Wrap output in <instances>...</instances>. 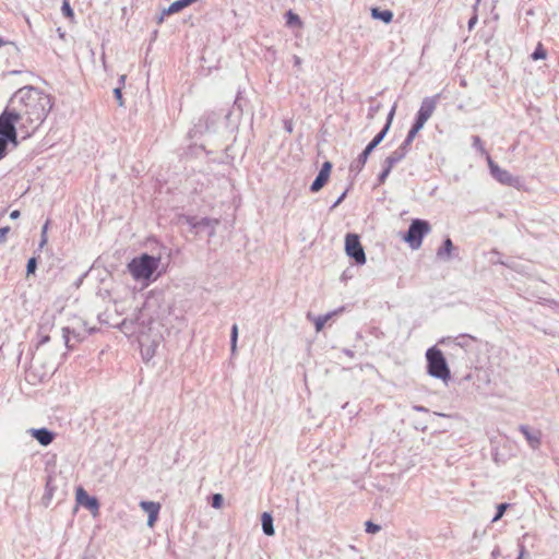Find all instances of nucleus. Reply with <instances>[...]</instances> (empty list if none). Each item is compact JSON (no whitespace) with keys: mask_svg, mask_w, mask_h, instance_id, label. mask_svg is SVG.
<instances>
[{"mask_svg":"<svg viewBox=\"0 0 559 559\" xmlns=\"http://www.w3.org/2000/svg\"><path fill=\"white\" fill-rule=\"evenodd\" d=\"M160 258L143 253L128 263V271L135 281H151L158 269Z\"/></svg>","mask_w":559,"mask_h":559,"instance_id":"f03ea898","label":"nucleus"},{"mask_svg":"<svg viewBox=\"0 0 559 559\" xmlns=\"http://www.w3.org/2000/svg\"><path fill=\"white\" fill-rule=\"evenodd\" d=\"M263 533L267 536H273L275 531L273 526V518L271 513L264 512L261 516Z\"/></svg>","mask_w":559,"mask_h":559,"instance_id":"6ab92c4d","label":"nucleus"},{"mask_svg":"<svg viewBox=\"0 0 559 559\" xmlns=\"http://www.w3.org/2000/svg\"><path fill=\"white\" fill-rule=\"evenodd\" d=\"M50 481H51V477H49L48 480H47L46 492H45V496L43 498L44 500H47L46 506H48V503L51 500L52 495H53V488L50 486Z\"/></svg>","mask_w":559,"mask_h":559,"instance_id":"473e14b6","label":"nucleus"},{"mask_svg":"<svg viewBox=\"0 0 559 559\" xmlns=\"http://www.w3.org/2000/svg\"><path fill=\"white\" fill-rule=\"evenodd\" d=\"M342 311H344V307H341L338 308L337 310L335 311H332V312H329L324 316H319L318 318L314 319V325H316V331L317 332H320L324 324L335 314L337 313H341Z\"/></svg>","mask_w":559,"mask_h":559,"instance_id":"aec40b11","label":"nucleus"},{"mask_svg":"<svg viewBox=\"0 0 559 559\" xmlns=\"http://www.w3.org/2000/svg\"><path fill=\"white\" fill-rule=\"evenodd\" d=\"M48 224H49V222H46V224L41 228V237H40L39 248H43L47 243Z\"/></svg>","mask_w":559,"mask_h":559,"instance_id":"c9c22d12","label":"nucleus"},{"mask_svg":"<svg viewBox=\"0 0 559 559\" xmlns=\"http://www.w3.org/2000/svg\"><path fill=\"white\" fill-rule=\"evenodd\" d=\"M114 95L118 102V105L119 106H123V99H122V94H121V87H116L114 90Z\"/></svg>","mask_w":559,"mask_h":559,"instance_id":"a19ab883","label":"nucleus"},{"mask_svg":"<svg viewBox=\"0 0 559 559\" xmlns=\"http://www.w3.org/2000/svg\"><path fill=\"white\" fill-rule=\"evenodd\" d=\"M417 131H414L412 128L411 130L408 131L407 135H406V139H408V141H414V139L416 138L417 135Z\"/></svg>","mask_w":559,"mask_h":559,"instance_id":"49530a36","label":"nucleus"},{"mask_svg":"<svg viewBox=\"0 0 559 559\" xmlns=\"http://www.w3.org/2000/svg\"><path fill=\"white\" fill-rule=\"evenodd\" d=\"M394 112H395V107H393L391 109V111L389 112V116H388V121L385 123V126L383 127V129L372 139V141L367 145L369 148H371L372 151L381 143V141L384 139V136L386 135L389 129H390V126H391V121L393 119V116H394Z\"/></svg>","mask_w":559,"mask_h":559,"instance_id":"ddd939ff","label":"nucleus"},{"mask_svg":"<svg viewBox=\"0 0 559 559\" xmlns=\"http://www.w3.org/2000/svg\"><path fill=\"white\" fill-rule=\"evenodd\" d=\"M509 507H510V504H509V503H500V504L497 507V512H496V514H495V516H493V519H492V522H497V521H499V520L503 516V514H504L506 510H507Z\"/></svg>","mask_w":559,"mask_h":559,"instance_id":"c85d7f7f","label":"nucleus"},{"mask_svg":"<svg viewBox=\"0 0 559 559\" xmlns=\"http://www.w3.org/2000/svg\"><path fill=\"white\" fill-rule=\"evenodd\" d=\"M392 168H389L388 165L383 164V169L378 176V183L382 185L386 180L388 176L390 175Z\"/></svg>","mask_w":559,"mask_h":559,"instance_id":"7c9ffc66","label":"nucleus"},{"mask_svg":"<svg viewBox=\"0 0 559 559\" xmlns=\"http://www.w3.org/2000/svg\"><path fill=\"white\" fill-rule=\"evenodd\" d=\"M477 2H479V0H477Z\"/></svg>","mask_w":559,"mask_h":559,"instance_id":"680f3d73","label":"nucleus"},{"mask_svg":"<svg viewBox=\"0 0 559 559\" xmlns=\"http://www.w3.org/2000/svg\"><path fill=\"white\" fill-rule=\"evenodd\" d=\"M426 122H427L426 120L416 116V120H415L414 124L412 126V129L414 131L419 132L424 128Z\"/></svg>","mask_w":559,"mask_h":559,"instance_id":"e433bc0d","label":"nucleus"},{"mask_svg":"<svg viewBox=\"0 0 559 559\" xmlns=\"http://www.w3.org/2000/svg\"><path fill=\"white\" fill-rule=\"evenodd\" d=\"M371 16L374 20H380L386 24L391 23L393 20V12L390 10H381L380 8L371 9Z\"/></svg>","mask_w":559,"mask_h":559,"instance_id":"a211bd4d","label":"nucleus"},{"mask_svg":"<svg viewBox=\"0 0 559 559\" xmlns=\"http://www.w3.org/2000/svg\"><path fill=\"white\" fill-rule=\"evenodd\" d=\"M9 142H11L10 139L0 135V159L5 156L7 145H8Z\"/></svg>","mask_w":559,"mask_h":559,"instance_id":"72a5a7b5","label":"nucleus"},{"mask_svg":"<svg viewBox=\"0 0 559 559\" xmlns=\"http://www.w3.org/2000/svg\"><path fill=\"white\" fill-rule=\"evenodd\" d=\"M224 503V498L221 493H214L212 496L211 506L215 509H221Z\"/></svg>","mask_w":559,"mask_h":559,"instance_id":"c756f323","label":"nucleus"},{"mask_svg":"<svg viewBox=\"0 0 559 559\" xmlns=\"http://www.w3.org/2000/svg\"><path fill=\"white\" fill-rule=\"evenodd\" d=\"M473 140V146L483 155H485L487 157L488 152L486 151L484 144H483V141L480 140V138L478 135H473L472 138Z\"/></svg>","mask_w":559,"mask_h":559,"instance_id":"a878e982","label":"nucleus"},{"mask_svg":"<svg viewBox=\"0 0 559 559\" xmlns=\"http://www.w3.org/2000/svg\"><path fill=\"white\" fill-rule=\"evenodd\" d=\"M427 372L429 376L448 381L451 377L450 368L442 352L436 346L426 352Z\"/></svg>","mask_w":559,"mask_h":559,"instance_id":"7ed1b4c3","label":"nucleus"},{"mask_svg":"<svg viewBox=\"0 0 559 559\" xmlns=\"http://www.w3.org/2000/svg\"><path fill=\"white\" fill-rule=\"evenodd\" d=\"M454 249L452 240L448 237L444 239L442 247L437 250V257L440 260L448 261L451 258V252Z\"/></svg>","mask_w":559,"mask_h":559,"instance_id":"f3484780","label":"nucleus"},{"mask_svg":"<svg viewBox=\"0 0 559 559\" xmlns=\"http://www.w3.org/2000/svg\"><path fill=\"white\" fill-rule=\"evenodd\" d=\"M219 221L217 218L203 217L199 221V233L202 229H209V236L212 237L215 235V230Z\"/></svg>","mask_w":559,"mask_h":559,"instance_id":"dca6fc26","label":"nucleus"},{"mask_svg":"<svg viewBox=\"0 0 559 559\" xmlns=\"http://www.w3.org/2000/svg\"><path fill=\"white\" fill-rule=\"evenodd\" d=\"M199 221L200 218L195 216H185V223L194 229L195 234L199 233Z\"/></svg>","mask_w":559,"mask_h":559,"instance_id":"cd10ccee","label":"nucleus"},{"mask_svg":"<svg viewBox=\"0 0 559 559\" xmlns=\"http://www.w3.org/2000/svg\"><path fill=\"white\" fill-rule=\"evenodd\" d=\"M15 124L21 127V120L14 115L12 108H8L0 115V135L11 140V142L17 145V134Z\"/></svg>","mask_w":559,"mask_h":559,"instance_id":"423d86ee","label":"nucleus"},{"mask_svg":"<svg viewBox=\"0 0 559 559\" xmlns=\"http://www.w3.org/2000/svg\"><path fill=\"white\" fill-rule=\"evenodd\" d=\"M329 178L324 175L318 174L312 185L310 186L311 192H318L328 182Z\"/></svg>","mask_w":559,"mask_h":559,"instance_id":"b1692460","label":"nucleus"},{"mask_svg":"<svg viewBox=\"0 0 559 559\" xmlns=\"http://www.w3.org/2000/svg\"><path fill=\"white\" fill-rule=\"evenodd\" d=\"M519 430L524 436L526 442L533 450H536L540 447L543 435L539 429L531 428L527 425H520Z\"/></svg>","mask_w":559,"mask_h":559,"instance_id":"9d476101","label":"nucleus"},{"mask_svg":"<svg viewBox=\"0 0 559 559\" xmlns=\"http://www.w3.org/2000/svg\"><path fill=\"white\" fill-rule=\"evenodd\" d=\"M487 163L490 175L501 185L515 188L516 190H523L525 188L524 181L519 176H513L510 171L500 168L490 157L487 155Z\"/></svg>","mask_w":559,"mask_h":559,"instance_id":"39448f33","label":"nucleus"},{"mask_svg":"<svg viewBox=\"0 0 559 559\" xmlns=\"http://www.w3.org/2000/svg\"><path fill=\"white\" fill-rule=\"evenodd\" d=\"M237 340H238V326H237V324H234L231 326V331H230V350H231L233 355L236 353V349H237Z\"/></svg>","mask_w":559,"mask_h":559,"instance_id":"393cba45","label":"nucleus"},{"mask_svg":"<svg viewBox=\"0 0 559 559\" xmlns=\"http://www.w3.org/2000/svg\"><path fill=\"white\" fill-rule=\"evenodd\" d=\"M9 231H10V227L9 226L0 228V242H5L7 235H8Z\"/></svg>","mask_w":559,"mask_h":559,"instance_id":"79ce46f5","label":"nucleus"},{"mask_svg":"<svg viewBox=\"0 0 559 559\" xmlns=\"http://www.w3.org/2000/svg\"><path fill=\"white\" fill-rule=\"evenodd\" d=\"M346 193H347V191H344V192L338 197V199H337V200L334 202V204L332 205V209L336 207L337 205H340V204L343 202V200H344V199H345V197H346Z\"/></svg>","mask_w":559,"mask_h":559,"instance_id":"37998d69","label":"nucleus"},{"mask_svg":"<svg viewBox=\"0 0 559 559\" xmlns=\"http://www.w3.org/2000/svg\"><path fill=\"white\" fill-rule=\"evenodd\" d=\"M343 353L348 356L349 358H354L355 354L352 349H348V348H344L343 349Z\"/></svg>","mask_w":559,"mask_h":559,"instance_id":"8fccbe9b","label":"nucleus"},{"mask_svg":"<svg viewBox=\"0 0 559 559\" xmlns=\"http://www.w3.org/2000/svg\"><path fill=\"white\" fill-rule=\"evenodd\" d=\"M405 156L402 151L396 148L384 159V165H388L389 168H393L397 163L404 159Z\"/></svg>","mask_w":559,"mask_h":559,"instance_id":"412c9836","label":"nucleus"},{"mask_svg":"<svg viewBox=\"0 0 559 559\" xmlns=\"http://www.w3.org/2000/svg\"><path fill=\"white\" fill-rule=\"evenodd\" d=\"M381 530L380 525L372 523L371 521L366 522V532L376 534Z\"/></svg>","mask_w":559,"mask_h":559,"instance_id":"f704fd0d","label":"nucleus"},{"mask_svg":"<svg viewBox=\"0 0 559 559\" xmlns=\"http://www.w3.org/2000/svg\"><path fill=\"white\" fill-rule=\"evenodd\" d=\"M284 128L288 133L293 132V122L290 120H284Z\"/></svg>","mask_w":559,"mask_h":559,"instance_id":"c03bdc74","label":"nucleus"},{"mask_svg":"<svg viewBox=\"0 0 559 559\" xmlns=\"http://www.w3.org/2000/svg\"><path fill=\"white\" fill-rule=\"evenodd\" d=\"M331 169H332V164L330 162H325V163H323L319 174L324 175L329 178Z\"/></svg>","mask_w":559,"mask_h":559,"instance_id":"4c0bfd02","label":"nucleus"},{"mask_svg":"<svg viewBox=\"0 0 559 559\" xmlns=\"http://www.w3.org/2000/svg\"><path fill=\"white\" fill-rule=\"evenodd\" d=\"M294 64H295L296 67H300V64H301V59H300V57H298V56H296V55L294 56Z\"/></svg>","mask_w":559,"mask_h":559,"instance_id":"864d4df0","label":"nucleus"},{"mask_svg":"<svg viewBox=\"0 0 559 559\" xmlns=\"http://www.w3.org/2000/svg\"><path fill=\"white\" fill-rule=\"evenodd\" d=\"M371 152L372 150L366 146L365 150L358 155V157L350 164L349 171L354 174L360 173L366 165Z\"/></svg>","mask_w":559,"mask_h":559,"instance_id":"4468645a","label":"nucleus"},{"mask_svg":"<svg viewBox=\"0 0 559 559\" xmlns=\"http://www.w3.org/2000/svg\"><path fill=\"white\" fill-rule=\"evenodd\" d=\"M430 230L431 227L427 221L415 218L412 221L408 230L404 236V240L412 249L417 250L421 247L424 237L428 235Z\"/></svg>","mask_w":559,"mask_h":559,"instance_id":"20e7f679","label":"nucleus"},{"mask_svg":"<svg viewBox=\"0 0 559 559\" xmlns=\"http://www.w3.org/2000/svg\"><path fill=\"white\" fill-rule=\"evenodd\" d=\"M36 265H37L36 259L35 258H31L27 261V264H26V272H27V274L34 273L35 270H36Z\"/></svg>","mask_w":559,"mask_h":559,"instance_id":"58836bf2","label":"nucleus"},{"mask_svg":"<svg viewBox=\"0 0 559 559\" xmlns=\"http://www.w3.org/2000/svg\"><path fill=\"white\" fill-rule=\"evenodd\" d=\"M4 45V40L0 37V47Z\"/></svg>","mask_w":559,"mask_h":559,"instance_id":"bf43d9fd","label":"nucleus"},{"mask_svg":"<svg viewBox=\"0 0 559 559\" xmlns=\"http://www.w3.org/2000/svg\"><path fill=\"white\" fill-rule=\"evenodd\" d=\"M76 502L88 509L94 515L98 513L99 502L95 497H91L82 487L75 492Z\"/></svg>","mask_w":559,"mask_h":559,"instance_id":"1a4fd4ad","label":"nucleus"},{"mask_svg":"<svg viewBox=\"0 0 559 559\" xmlns=\"http://www.w3.org/2000/svg\"><path fill=\"white\" fill-rule=\"evenodd\" d=\"M519 548H520V552H519V556L516 559H523L526 554L525 546L523 544H519Z\"/></svg>","mask_w":559,"mask_h":559,"instance_id":"a18cd8bd","label":"nucleus"},{"mask_svg":"<svg viewBox=\"0 0 559 559\" xmlns=\"http://www.w3.org/2000/svg\"><path fill=\"white\" fill-rule=\"evenodd\" d=\"M285 17H286L287 26H290V27H293V26L301 27L302 26V22H301L300 17L296 13H294L292 10L286 12Z\"/></svg>","mask_w":559,"mask_h":559,"instance_id":"5701e85b","label":"nucleus"},{"mask_svg":"<svg viewBox=\"0 0 559 559\" xmlns=\"http://www.w3.org/2000/svg\"><path fill=\"white\" fill-rule=\"evenodd\" d=\"M124 80H126V76H124V75H121V76H120V79H119V81H120V83H121V84H123V83H124Z\"/></svg>","mask_w":559,"mask_h":559,"instance_id":"6e6d98bb","label":"nucleus"},{"mask_svg":"<svg viewBox=\"0 0 559 559\" xmlns=\"http://www.w3.org/2000/svg\"><path fill=\"white\" fill-rule=\"evenodd\" d=\"M81 559H95L93 556H83Z\"/></svg>","mask_w":559,"mask_h":559,"instance_id":"4d7b16f0","label":"nucleus"},{"mask_svg":"<svg viewBox=\"0 0 559 559\" xmlns=\"http://www.w3.org/2000/svg\"><path fill=\"white\" fill-rule=\"evenodd\" d=\"M10 217L12 219L19 218L20 217V211H17V210L12 211L11 214H10Z\"/></svg>","mask_w":559,"mask_h":559,"instance_id":"3c124183","label":"nucleus"},{"mask_svg":"<svg viewBox=\"0 0 559 559\" xmlns=\"http://www.w3.org/2000/svg\"><path fill=\"white\" fill-rule=\"evenodd\" d=\"M9 106L21 120V128L31 133L45 121L52 108V102L50 96L40 90L24 86L13 94Z\"/></svg>","mask_w":559,"mask_h":559,"instance_id":"f257e3e1","label":"nucleus"},{"mask_svg":"<svg viewBox=\"0 0 559 559\" xmlns=\"http://www.w3.org/2000/svg\"><path fill=\"white\" fill-rule=\"evenodd\" d=\"M62 14L69 19H73L74 12L68 1H64L61 7Z\"/></svg>","mask_w":559,"mask_h":559,"instance_id":"2f4dec72","label":"nucleus"},{"mask_svg":"<svg viewBox=\"0 0 559 559\" xmlns=\"http://www.w3.org/2000/svg\"><path fill=\"white\" fill-rule=\"evenodd\" d=\"M345 252L352 258L356 264L362 265L366 263L365 250L360 243L359 237L356 234H347L345 237Z\"/></svg>","mask_w":559,"mask_h":559,"instance_id":"0eeeda50","label":"nucleus"},{"mask_svg":"<svg viewBox=\"0 0 559 559\" xmlns=\"http://www.w3.org/2000/svg\"><path fill=\"white\" fill-rule=\"evenodd\" d=\"M122 326H126L127 325V320H123V322L121 323Z\"/></svg>","mask_w":559,"mask_h":559,"instance_id":"052dcab7","label":"nucleus"},{"mask_svg":"<svg viewBox=\"0 0 559 559\" xmlns=\"http://www.w3.org/2000/svg\"><path fill=\"white\" fill-rule=\"evenodd\" d=\"M546 56H547V52L544 49L543 45L538 44V46L536 47V49L532 53V59L533 60L545 59Z\"/></svg>","mask_w":559,"mask_h":559,"instance_id":"bb28decb","label":"nucleus"},{"mask_svg":"<svg viewBox=\"0 0 559 559\" xmlns=\"http://www.w3.org/2000/svg\"><path fill=\"white\" fill-rule=\"evenodd\" d=\"M49 340H50L49 335H41L39 341H38V346H41V345L48 343Z\"/></svg>","mask_w":559,"mask_h":559,"instance_id":"09e8293b","label":"nucleus"},{"mask_svg":"<svg viewBox=\"0 0 559 559\" xmlns=\"http://www.w3.org/2000/svg\"><path fill=\"white\" fill-rule=\"evenodd\" d=\"M440 94L430 97H425L420 104L419 110L417 111L416 116L428 121V119L432 116L433 111L436 110Z\"/></svg>","mask_w":559,"mask_h":559,"instance_id":"9b49d317","label":"nucleus"},{"mask_svg":"<svg viewBox=\"0 0 559 559\" xmlns=\"http://www.w3.org/2000/svg\"><path fill=\"white\" fill-rule=\"evenodd\" d=\"M547 305L549 306H557L558 304L555 300H546Z\"/></svg>","mask_w":559,"mask_h":559,"instance_id":"5fc2aeb1","label":"nucleus"},{"mask_svg":"<svg viewBox=\"0 0 559 559\" xmlns=\"http://www.w3.org/2000/svg\"><path fill=\"white\" fill-rule=\"evenodd\" d=\"M70 335H72L76 342H81V338H80V334L76 333L75 331H72L67 326L62 329V337L64 340V344H66L67 348L72 349L74 347V345L71 344Z\"/></svg>","mask_w":559,"mask_h":559,"instance_id":"4be33fe9","label":"nucleus"},{"mask_svg":"<svg viewBox=\"0 0 559 559\" xmlns=\"http://www.w3.org/2000/svg\"><path fill=\"white\" fill-rule=\"evenodd\" d=\"M33 437L41 444V445H49L55 438V435L52 431L46 429V428H39V429H33L32 430Z\"/></svg>","mask_w":559,"mask_h":559,"instance_id":"2eb2a0df","label":"nucleus"},{"mask_svg":"<svg viewBox=\"0 0 559 559\" xmlns=\"http://www.w3.org/2000/svg\"><path fill=\"white\" fill-rule=\"evenodd\" d=\"M438 416H441V417H448V415L445 414H442V413H436Z\"/></svg>","mask_w":559,"mask_h":559,"instance_id":"13d9d810","label":"nucleus"},{"mask_svg":"<svg viewBox=\"0 0 559 559\" xmlns=\"http://www.w3.org/2000/svg\"><path fill=\"white\" fill-rule=\"evenodd\" d=\"M442 344H453L462 349H464L465 352H471L473 349H475L477 343H478V340L477 337L471 335V334H460L457 336H454V337H447V338H442L441 342Z\"/></svg>","mask_w":559,"mask_h":559,"instance_id":"6e6552de","label":"nucleus"},{"mask_svg":"<svg viewBox=\"0 0 559 559\" xmlns=\"http://www.w3.org/2000/svg\"><path fill=\"white\" fill-rule=\"evenodd\" d=\"M412 141H408V139L405 138L403 143L397 147V150L402 151L405 155H407L409 147L412 145Z\"/></svg>","mask_w":559,"mask_h":559,"instance_id":"ea45409f","label":"nucleus"},{"mask_svg":"<svg viewBox=\"0 0 559 559\" xmlns=\"http://www.w3.org/2000/svg\"><path fill=\"white\" fill-rule=\"evenodd\" d=\"M140 507L148 515L147 526L153 527L158 519L160 504L154 501H141Z\"/></svg>","mask_w":559,"mask_h":559,"instance_id":"f8f14e48","label":"nucleus"},{"mask_svg":"<svg viewBox=\"0 0 559 559\" xmlns=\"http://www.w3.org/2000/svg\"><path fill=\"white\" fill-rule=\"evenodd\" d=\"M413 409L415 412H419V413H428L429 412L427 407L421 406V405H414Z\"/></svg>","mask_w":559,"mask_h":559,"instance_id":"de8ad7c7","label":"nucleus"},{"mask_svg":"<svg viewBox=\"0 0 559 559\" xmlns=\"http://www.w3.org/2000/svg\"><path fill=\"white\" fill-rule=\"evenodd\" d=\"M476 22H477V16H476V15H474V16L468 21V27H469V28H472Z\"/></svg>","mask_w":559,"mask_h":559,"instance_id":"603ef678","label":"nucleus"}]
</instances>
